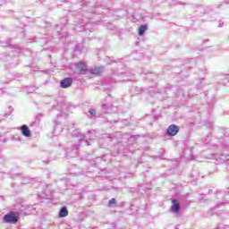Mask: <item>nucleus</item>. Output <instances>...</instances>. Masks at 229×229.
I'll use <instances>...</instances> for the list:
<instances>
[{
  "instance_id": "obj_1",
  "label": "nucleus",
  "mask_w": 229,
  "mask_h": 229,
  "mask_svg": "<svg viewBox=\"0 0 229 229\" xmlns=\"http://www.w3.org/2000/svg\"><path fill=\"white\" fill-rule=\"evenodd\" d=\"M4 223H11L12 225H15L17 221H19V217L17 214L11 212L4 216Z\"/></svg>"
},
{
  "instance_id": "obj_2",
  "label": "nucleus",
  "mask_w": 229,
  "mask_h": 229,
  "mask_svg": "<svg viewBox=\"0 0 229 229\" xmlns=\"http://www.w3.org/2000/svg\"><path fill=\"white\" fill-rule=\"evenodd\" d=\"M178 131H180V127L174 124L170 125L166 130V133L170 137H174V135H178Z\"/></svg>"
},
{
  "instance_id": "obj_3",
  "label": "nucleus",
  "mask_w": 229,
  "mask_h": 229,
  "mask_svg": "<svg viewBox=\"0 0 229 229\" xmlns=\"http://www.w3.org/2000/svg\"><path fill=\"white\" fill-rule=\"evenodd\" d=\"M87 64L83 63H79L76 64L75 72H77V74H87Z\"/></svg>"
},
{
  "instance_id": "obj_4",
  "label": "nucleus",
  "mask_w": 229,
  "mask_h": 229,
  "mask_svg": "<svg viewBox=\"0 0 229 229\" xmlns=\"http://www.w3.org/2000/svg\"><path fill=\"white\" fill-rule=\"evenodd\" d=\"M60 85L62 89H69V87L72 85V78H65L62 80Z\"/></svg>"
},
{
  "instance_id": "obj_5",
  "label": "nucleus",
  "mask_w": 229,
  "mask_h": 229,
  "mask_svg": "<svg viewBox=\"0 0 229 229\" xmlns=\"http://www.w3.org/2000/svg\"><path fill=\"white\" fill-rule=\"evenodd\" d=\"M171 210L174 212V214H178V212H180V202H178L177 199L172 200Z\"/></svg>"
},
{
  "instance_id": "obj_6",
  "label": "nucleus",
  "mask_w": 229,
  "mask_h": 229,
  "mask_svg": "<svg viewBox=\"0 0 229 229\" xmlns=\"http://www.w3.org/2000/svg\"><path fill=\"white\" fill-rule=\"evenodd\" d=\"M21 131L24 137H31V131L28 125H21Z\"/></svg>"
},
{
  "instance_id": "obj_7",
  "label": "nucleus",
  "mask_w": 229,
  "mask_h": 229,
  "mask_svg": "<svg viewBox=\"0 0 229 229\" xmlns=\"http://www.w3.org/2000/svg\"><path fill=\"white\" fill-rule=\"evenodd\" d=\"M110 111H112V105L110 104L102 105V114H108V112Z\"/></svg>"
},
{
  "instance_id": "obj_8",
  "label": "nucleus",
  "mask_w": 229,
  "mask_h": 229,
  "mask_svg": "<svg viewBox=\"0 0 229 229\" xmlns=\"http://www.w3.org/2000/svg\"><path fill=\"white\" fill-rule=\"evenodd\" d=\"M104 72L105 68L103 66L91 69V74H101Z\"/></svg>"
},
{
  "instance_id": "obj_9",
  "label": "nucleus",
  "mask_w": 229,
  "mask_h": 229,
  "mask_svg": "<svg viewBox=\"0 0 229 229\" xmlns=\"http://www.w3.org/2000/svg\"><path fill=\"white\" fill-rule=\"evenodd\" d=\"M67 216H69V211L67 210V208L63 207L60 209L59 217H67Z\"/></svg>"
},
{
  "instance_id": "obj_10",
  "label": "nucleus",
  "mask_w": 229,
  "mask_h": 229,
  "mask_svg": "<svg viewBox=\"0 0 229 229\" xmlns=\"http://www.w3.org/2000/svg\"><path fill=\"white\" fill-rule=\"evenodd\" d=\"M146 31H148V24L140 25V27L139 28L140 37H142V35H144V33H146Z\"/></svg>"
},
{
  "instance_id": "obj_11",
  "label": "nucleus",
  "mask_w": 229,
  "mask_h": 229,
  "mask_svg": "<svg viewBox=\"0 0 229 229\" xmlns=\"http://www.w3.org/2000/svg\"><path fill=\"white\" fill-rule=\"evenodd\" d=\"M72 137H80V139H83V135L80 132V130H75L72 133Z\"/></svg>"
},
{
  "instance_id": "obj_12",
  "label": "nucleus",
  "mask_w": 229,
  "mask_h": 229,
  "mask_svg": "<svg viewBox=\"0 0 229 229\" xmlns=\"http://www.w3.org/2000/svg\"><path fill=\"white\" fill-rule=\"evenodd\" d=\"M89 114H90L93 117H96V110H95V109H89Z\"/></svg>"
},
{
  "instance_id": "obj_13",
  "label": "nucleus",
  "mask_w": 229,
  "mask_h": 229,
  "mask_svg": "<svg viewBox=\"0 0 229 229\" xmlns=\"http://www.w3.org/2000/svg\"><path fill=\"white\" fill-rule=\"evenodd\" d=\"M108 203L109 205H115L117 202L115 201V199H111Z\"/></svg>"
},
{
  "instance_id": "obj_14",
  "label": "nucleus",
  "mask_w": 229,
  "mask_h": 229,
  "mask_svg": "<svg viewBox=\"0 0 229 229\" xmlns=\"http://www.w3.org/2000/svg\"><path fill=\"white\" fill-rule=\"evenodd\" d=\"M218 28H223V22L219 21Z\"/></svg>"
},
{
  "instance_id": "obj_15",
  "label": "nucleus",
  "mask_w": 229,
  "mask_h": 229,
  "mask_svg": "<svg viewBox=\"0 0 229 229\" xmlns=\"http://www.w3.org/2000/svg\"><path fill=\"white\" fill-rule=\"evenodd\" d=\"M9 112L12 114V112H13V107H9Z\"/></svg>"
},
{
  "instance_id": "obj_16",
  "label": "nucleus",
  "mask_w": 229,
  "mask_h": 229,
  "mask_svg": "<svg viewBox=\"0 0 229 229\" xmlns=\"http://www.w3.org/2000/svg\"><path fill=\"white\" fill-rule=\"evenodd\" d=\"M85 142H86L87 146H89V141H88V140H86Z\"/></svg>"
},
{
  "instance_id": "obj_17",
  "label": "nucleus",
  "mask_w": 229,
  "mask_h": 229,
  "mask_svg": "<svg viewBox=\"0 0 229 229\" xmlns=\"http://www.w3.org/2000/svg\"><path fill=\"white\" fill-rule=\"evenodd\" d=\"M225 3H226V4H229V0H227Z\"/></svg>"
},
{
  "instance_id": "obj_18",
  "label": "nucleus",
  "mask_w": 229,
  "mask_h": 229,
  "mask_svg": "<svg viewBox=\"0 0 229 229\" xmlns=\"http://www.w3.org/2000/svg\"><path fill=\"white\" fill-rule=\"evenodd\" d=\"M200 201H201V203H203V201H204V200H203V199H200Z\"/></svg>"
},
{
  "instance_id": "obj_19",
  "label": "nucleus",
  "mask_w": 229,
  "mask_h": 229,
  "mask_svg": "<svg viewBox=\"0 0 229 229\" xmlns=\"http://www.w3.org/2000/svg\"><path fill=\"white\" fill-rule=\"evenodd\" d=\"M221 160H223V156L220 157Z\"/></svg>"
}]
</instances>
